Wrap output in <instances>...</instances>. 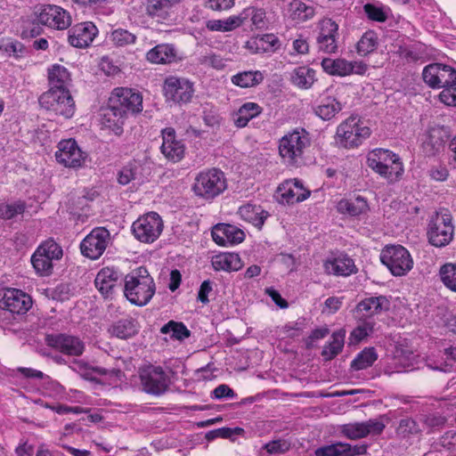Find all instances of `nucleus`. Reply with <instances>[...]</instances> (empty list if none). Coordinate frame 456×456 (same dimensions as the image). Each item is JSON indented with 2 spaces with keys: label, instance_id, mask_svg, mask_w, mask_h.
I'll return each mask as SVG.
<instances>
[{
  "label": "nucleus",
  "instance_id": "obj_21",
  "mask_svg": "<svg viewBox=\"0 0 456 456\" xmlns=\"http://www.w3.org/2000/svg\"><path fill=\"white\" fill-rule=\"evenodd\" d=\"M32 305L31 297L17 289H8L0 299V308L13 314H24Z\"/></svg>",
  "mask_w": 456,
  "mask_h": 456
},
{
  "label": "nucleus",
  "instance_id": "obj_26",
  "mask_svg": "<svg viewBox=\"0 0 456 456\" xmlns=\"http://www.w3.org/2000/svg\"><path fill=\"white\" fill-rule=\"evenodd\" d=\"M390 303L385 296L371 297L358 303L355 309L356 317L366 321L389 309Z\"/></svg>",
  "mask_w": 456,
  "mask_h": 456
},
{
  "label": "nucleus",
  "instance_id": "obj_3",
  "mask_svg": "<svg viewBox=\"0 0 456 456\" xmlns=\"http://www.w3.org/2000/svg\"><path fill=\"white\" fill-rule=\"evenodd\" d=\"M227 188L226 178L218 168L200 171L195 177L192 191L195 195L211 200L222 194Z\"/></svg>",
  "mask_w": 456,
  "mask_h": 456
},
{
  "label": "nucleus",
  "instance_id": "obj_39",
  "mask_svg": "<svg viewBox=\"0 0 456 456\" xmlns=\"http://www.w3.org/2000/svg\"><path fill=\"white\" fill-rule=\"evenodd\" d=\"M346 330L340 329L331 335V340L326 345L322 351V355L326 361H330L335 358L343 349L345 343Z\"/></svg>",
  "mask_w": 456,
  "mask_h": 456
},
{
  "label": "nucleus",
  "instance_id": "obj_10",
  "mask_svg": "<svg viewBox=\"0 0 456 456\" xmlns=\"http://www.w3.org/2000/svg\"><path fill=\"white\" fill-rule=\"evenodd\" d=\"M87 158L75 139L61 140L58 142L55 152L56 161L69 168H79L85 165Z\"/></svg>",
  "mask_w": 456,
  "mask_h": 456
},
{
  "label": "nucleus",
  "instance_id": "obj_18",
  "mask_svg": "<svg viewBox=\"0 0 456 456\" xmlns=\"http://www.w3.org/2000/svg\"><path fill=\"white\" fill-rule=\"evenodd\" d=\"M164 94L175 102H188L193 93V84L186 78L170 76L165 79Z\"/></svg>",
  "mask_w": 456,
  "mask_h": 456
},
{
  "label": "nucleus",
  "instance_id": "obj_13",
  "mask_svg": "<svg viewBox=\"0 0 456 456\" xmlns=\"http://www.w3.org/2000/svg\"><path fill=\"white\" fill-rule=\"evenodd\" d=\"M139 374L142 389L147 394L160 395L168 387V378L160 366H145Z\"/></svg>",
  "mask_w": 456,
  "mask_h": 456
},
{
  "label": "nucleus",
  "instance_id": "obj_45",
  "mask_svg": "<svg viewBox=\"0 0 456 456\" xmlns=\"http://www.w3.org/2000/svg\"><path fill=\"white\" fill-rule=\"evenodd\" d=\"M26 209V203L22 200L0 203V219L10 220L22 215Z\"/></svg>",
  "mask_w": 456,
  "mask_h": 456
},
{
  "label": "nucleus",
  "instance_id": "obj_22",
  "mask_svg": "<svg viewBox=\"0 0 456 456\" xmlns=\"http://www.w3.org/2000/svg\"><path fill=\"white\" fill-rule=\"evenodd\" d=\"M311 192L298 179L286 180L277 189V197L283 204H295L309 198Z\"/></svg>",
  "mask_w": 456,
  "mask_h": 456
},
{
  "label": "nucleus",
  "instance_id": "obj_56",
  "mask_svg": "<svg viewBox=\"0 0 456 456\" xmlns=\"http://www.w3.org/2000/svg\"><path fill=\"white\" fill-rule=\"evenodd\" d=\"M363 9L368 18L371 20L384 22L387 18V13L382 6L366 4H364Z\"/></svg>",
  "mask_w": 456,
  "mask_h": 456
},
{
  "label": "nucleus",
  "instance_id": "obj_62",
  "mask_svg": "<svg viewBox=\"0 0 456 456\" xmlns=\"http://www.w3.org/2000/svg\"><path fill=\"white\" fill-rule=\"evenodd\" d=\"M269 454L283 453L289 449V444L285 440H273L263 446Z\"/></svg>",
  "mask_w": 456,
  "mask_h": 456
},
{
  "label": "nucleus",
  "instance_id": "obj_58",
  "mask_svg": "<svg viewBox=\"0 0 456 456\" xmlns=\"http://www.w3.org/2000/svg\"><path fill=\"white\" fill-rule=\"evenodd\" d=\"M0 49H2L8 56H12L16 59L20 58L25 52L23 45L16 40L7 41L0 46Z\"/></svg>",
  "mask_w": 456,
  "mask_h": 456
},
{
  "label": "nucleus",
  "instance_id": "obj_8",
  "mask_svg": "<svg viewBox=\"0 0 456 456\" xmlns=\"http://www.w3.org/2000/svg\"><path fill=\"white\" fill-rule=\"evenodd\" d=\"M163 231V221L156 212L147 213L135 220L132 224L134 237L144 243H152Z\"/></svg>",
  "mask_w": 456,
  "mask_h": 456
},
{
  "label": "nucleus",
  "instance_id": "obj_4",
  "mask_svg": "<svg viewBox=\"0 0 456 456\" xmlns=\"http://www.w3.org/2000/svg\"><path fill=\"white\" fill-rule=\"evenodd\" d=\"M310 146V138L305 130H294L285 134L279 143V153L287 166L296 167L303 160L305 150Z\"/></svg>",
  "mask_w": 456,
  "mask_h": 456
},
{
  "label": "nucleus",
  "instance_id": "obj_51",
  "mask_svg": "<svg viewBox=\"0 0 456 456\" xmlns=\"http://www.w3.org/2000/svg\"><path fill=\"white\" fill-rule=\"evenodd\" d=\"M374 322L372 321H363L351 333L349 337L350 343L356 344L367 338L373 331Z\"/></svg>",
  "mask_w": 456,
  "mask_h": 456
},
{
  "label": "nucleus",
  "instance_id": "obj_43",
  "mask_svg": "<svg viewBox=\"0 0 456 456\" xmlns=\"http://www.w3.org/2000/svg\"><path fill=\"white\" fill-rule=\"evenodd\" d=\"M378 36L372 31L365 32L356 45V50L359 55L367 56L373 53L378 46Z\"/></svg>",
  "mask_w": 456,
  "mask_h": 456
},
{
  "label": "nucleus",
  "instance_id": "obj_44",
  "mask_svg": "<svg viewBox=\"0 0 456 456\" xmlns=\"http://www.w3.org/2000/svg\"><path fill=\"white\" fill-rule=\"evenodd\" d=\"M378 355L373 347L365 348L351 362V367L355 370L370 367L377 360Z\"/></svg>",
  "mask_w": 456,
  "mask_h": 456
},
{
  "label": "nucleus",
  "instance_id": "obj_63",
  "mask_svg": "<svg viewBox=\"0 0 456 456\" xmlns=\"http://www.w3.org/2000/svg\"><path fill=\"white\" fill-rule=\"evenodd\" d=\"M343 456H362L367 453L368 444H361L351 445L347 443H343Z\"/></svg>",
  "mask_w": 456,
  "mask_h": 456
},
{
  "label": "nucleus",
  "instance_id": "obj_42",
  "mask_svg": "<svg viewBox=\"0 0 456 456\" xmlns=\"http://www.w3.org/2000/svg\"><path fill=\"white\" fill-rule=\"evenodd\" d=\"M394 152L385 150V149H375L370 151L367 155V165L372 169L375 173H377L386 162H389L390 158L395 157Z\"/></svg>",
  "mask_w": 456,
  "mask_h": 456
},
{
  "label": "nucleus",
  "instance_id": "obj_40",
  "mask_svg": "<svg viewBox=\"0 0 456 456\" xmlns=\"http://www.w3.org/2000/svg\"><path fill=\"white\" fill-rule=\"evenodd\" d=\"M337 208L342 214H348L352 216H357L366 212L368 204L362 197H357L354 200H341L338 201Z\"/></svg>",
  "mask_w": 456,
  "mask_h": 456
},
{
  "label": "nucleus",
  "instance_id": "obj_35",
  "mask_svg": "<svg viewBox=\"0 0 456 456\" xmlns=\"http://www.w3.org/2000/svg\"><path fill=\"white\" fill-rule=\"evenodd\" d=\"M137 322L132 318H125L114 322L108 329L112 337L120 339H127L138 333Z\"/></svg>",
  "mask_w": 456,
  "mask_h": 456
},
{
  "label": "nucleus",
  "instance_id": "obj_6",
  "mask_svg": "<svg viewBox=\"0 0 456 456\" xmlns=\"http://www.w3.org/2000/svg\"><path fill=\"white\" fill-rule=\"evenodd\" d=\"M380 260L395 276L405 275L413 267L409 251L401 245L385 247L380 253Z\"/></svg>",
  "mask_w": 456,
  "mask_h": 456
},
{
  "label": "nucleus",
  "instance_id": "obj_15",
  "mask_svg": "<svg viewBox=\"0 0 456 456\" xmlns=\"http://www.w3.org/2000/svg\"><path fill=\"white\" fill-rule=\"evenodd\" d=\"M317 28L316 43L319 50L325 53H335L338 48V24L330 18H323L318 22Z\"/></svg>",
  "mask_w": 456,
  "mask_h": 456
},
{
  "label": "nucleus",
  "instance_id": "obj_16",
  "mask_svg": "<svg viewBox=\"0 0 456 456\" xmlns=\"http://www.w3.org/2000/svg\"><path fill=\"white\" fill-rule=\"evenodd\" d=\"M110 240L109 231L104 227H96L82 240L81 253L90 259H98L105 251Z\"/></svg>",
  "mask_w": 456,
  "mask_h": 456
},
{
  "label": "nucleus",
  "instance_id": "obj_20",
  "mask_svg": "<svg viewBox=\"0 0 456 456\" xmlns=\"http://www.w3.org/2000/svg\"><path fill=\"white\" fill-rule=\"evenodd\" d=\"M322 68L327 74L338 77L362 75L367 70V66L362 61H348L342 58H324L322 61Z\"/></svg>",
  "mask_w": 456,
  "mask_h": 456
},
{
  "label": "nucleus",
  "instance_id": "obj_30",
  "mask_svg": "<svg viewBox=\"0 0 456 456\" xmlns=\"http://www.w3.org/2000/svg\"><path fill=\"white\" fill-rule=\"evenodd\" d=\"M119 273L110 267L102 268L96 275L94 283L102 296L108 297L113 292L119 281Z\"/></svg>",
  "mask_w": 456,
  "mask_h": 456
},
{
  "label": "nucleus",
  "instance_id": "obj_1",
  "mask_svg": "<svg viewBox=\"0 0 456 456\" xmlns=\"http://www.w3.org/2000/svg\"><path fill=\"white\" fill-rule=\"evenodd\" d=\"M156 287L148 270L140 266L132 270L124 279V295L133 305H147L155 294Z\"/></svg>",
  "mask_w": 456,
  "mask_h": 456
},
{
  "label": "nucleus",
  "instance_id": "obj_41",
  "mask_svg": "<svg viewBox=\"0 0 456 456\" xmlns=\"http://www.w3.org/2000/svg\"><path fill=\"white\" fill-rule=\"evenodd\" d=\"M264 77L258 70H248L239 72L231 78L232 83L241 88L253 87L257 86Z\"/></svg>",
  "mask_w": 456,
  "mask_h": 456
},
{
  "label": "nucleus",
  "instance_id": "obj_27",
  "mask_svg": "<svg viewBox=\"0 0 456 456\" xmlns=\"http://www.w3.org/2000/svg\"><path fill=\"white\" fill-rule=\"evenodd\" d=\"M162 145L160 147L162 154L165 158L174 163L179 162L184 157V144L175 139V130L173 128H166L162 131Z\"/></svg>",
  "mask_w": 456,
  "mask_h": 456
},
{
  "label": "nucleus",
  "instance_id": "obj_55",
  "mask_svg": "<svg viewBox=\"0 0 456 456\" xmlns=\"http://www.w3.org/2000/svg\"><path fill=\"white\" fill-rule=\"evenodd\" d=\"M444 355L446 356L447 360L442 362L440 365H431L430 363H428V366L430 369L440 370L444 372H450L452 370L453 363L456 362V347L450 346L444 349Z\"/></svg>",
  "mask_w": 456,
  "mask_h": 456
},
{
  "label": "nucleus",
  "instance_id": "obj_48",
  "mask_svg": "<svg viewBox=\"0 0 456 456\" xmlns=\"http://www.w3.org/2000/svg\"><path fill=\"white\" fill-rule=\"evenodd\" d=\"M37 255L43 254L52 261L60 260L63 256L61 247L53 239H48L37 248Z\"/></svg>",
  "mask_w": 456,
  "mask_h": 456
},
{
  "label": "nucleus",
  "instance_id": "obj_37",
  "mask_svg": "<svg viewBox=\"0 0 456 456\" xmlns=\"http://www.w3.org/2000/svg\"><path fill=\"white\" fill-rule=\"evenodd\" d=\"M404 168L401 159L395 154L394 158H390L389 162H386L384 167L377 172L382 178L386 179L388 183H393L401 179Z\"/></svg>",
  "mask_w": 456,
  "mask_h": 456
},
{
  "label": "nucleus",
  "instance_id": "obj_54",
  "mask_svg": "<svg viewBox=\"0 0 456 456\" xmlns=\"http://www.w3.org/2000/svg\"><path fill=\"white\" fill-rule=\"evenodd\" d=\"M245 21L250 18L256 28H263L265 26V12L255 7H247L243 10Z\"/></svg>",
  "mask_w": 456,
  "mask_h": 456
},
{
  "label": "nucleus",
  "instance_id": "obj_33",
  "mask_svg": "<svg viewBox=\"0 0 456 456\" xmlns=\"http://www.w3.org/2000/svg\"><path fill=\"white\" fill-rule=\"evenodd\" d=\"M48 82L51 88L60 91H69L71 76L68 69L61 64H53L47 69Z\"/></svg>",
  "mask_w": 456,
  "mask_h": 456
},
{
  "label": "nucleus",
  "instance_id": "obj_17",
  "mask_svg": "<svg viewBox=\"0 0 456 456\" xmlns=\"http://www.w3.org/2000/svg\"><path fill=\"white\" fill-rule=\"evenodd\" d=\"M39 104L47 111L56 112H73L75 110V102L69 91H60L49 88L39 98Z\"/></svg>",
  "mask_w": 456,
  "mask_h": 456
},
{
  "label": "nucleus",
  "instance_id": "obj_47",
  "mask_svg": "<svg viewBox=\"0 0 456 456\" xmlns=\"http://www.w3.org/2000/svg\"><path fill=\"white\" fill-rule=\"evenodd\" d=\"M162 334H170L172 338L183 340L191 336V331L183 322L170 321L160 329Z\"/></svg>",
  "mask_w": 456,
  "mask_h": 456
},
{
  "label": "nucleus",
  "instance_id": "obj_31",
  "mask_svg": "<svg viewBox=\"0 0 456 456\" xmlns=\"http://www.w3.org/2000/svg\"><path fill=\"white\" fill-rule=\"evenodd\" d=\"M289 79L295 87L307 90L316 81V72L308 66H298L289 72Z\"/></svg>",
  "mask_w": 456,
  "mask_h": 456
},
{
  "label": "nucleus",
  "instance_id": "obj_53",
  "mask_svg": "<svg viewBox=\"0 0 456 456\" xmlns=\"http://www.w3.org/2000/svg\"><path fill=\"white\" fill-rule=\"evenodd\" d=\"M420 432L419 424L411 418L402 419L396 428V433L402 437H408Z\"/></svg>",
  "mask_w": 456,
  "mask_h": 456
},
{
  "label": "nucleus",
  "instance_id": "obj_49",
  "mask_svg": "<svg viewBox=\"0 0 456 456\" xmlns=\"http://www.w3.org/2000/svg\"><path fill=\"white\" fill-rule=\"evenodd\" d=\"M110 40L116 46L124 47L134 45L136 41V36L126 29L117 28L110 33Z\"/></svg>",
  "mask_w": 456,
  "mask_h": 456
},
{
  "label": "nucleus",
  "instance_id": "obj_25",
  "mask_svg": "<svg viewBox=\"0 0 456 456\" xmlns=\"http://www.w3.org/2000/svg\"><path fill=\"white\" fill-rule=\"evenodd\" d=\"M213 240L220 246L239 244L245 239L244 232L232 224H218L212 230Z\"/></svg>",
  "mask_w": 456,
  "mask_h": 456
},
{
  "label": "nucleus",
  "instance_id": "obj_46",
  "mask_svg": "<svg viewBox=\"0 0 456 456\" xmlns=\"http://www.w3.org/2000/svg\"><path fill=\"white\" fill-rule=\"evenodd\" d=\"M439 278L446 289L456 292V264L446 263L439 269Z\"/></svg>",
  "mask_w": 456,
  "mask_h": 456
},
{
  "label": "nucleus",
  "instance_id": "obj_60",
  "mask_svg": "<svg viewBox=\"0 0 456 456\" xmlns=\"http://www.w3.org/2000/svg\"><path fill=\"white\" fill-rule=\"evenodd\" d=\"M343 443L338 442L324 445L314 451L315 456H343Z\"/></svg>",
  "mask_w": 456,
  "mask_h": 456
},
{
  "label": "nucleus",
  "instance_id": "obj_32",
  "mask_svg": "<svg viewBox=\"0 0 456 456\" xmlns=\"http://www.w3.org/2000/svg\"><path fill=\"white\" fill-rule=\"evenodd\" d=\"M277 44L278 39L273 35L267 34L250 37L244 43L243 48L249 54H258L273 51Z\"/></svg>",
  "mask_w": 456,
  "mask_h": 456
},
{
  "label": "nucleus",
  "instance_id": "obj_64",
  "mask_svg": "<svg viewBox=\"0 0 456 456\" xmlns=\"http://www.w3.org/2000/svg\"><path fill=\"white\" fill-rule=\"evenodd\" d=\"M440 101L447 106H456L455 86L444 88L439 94Z\"/></svg>",
  "mask_w": 456,
  "mask_h": 456
},
{
  "label": "nucleus",
  "instance_id": "obj_19",
  "mask_svg": "<svg viewBox=\"0 0 456 456\" xmlns=\"http://www.w3.org/2000/svg\"><path fill=\"white\" fill-rule=\"evenodd\" d=\"M451 135L450 129L444 126L435 125L428 128L426 139L422 142V151L428 157H435L444 151L445 143Z\"/></svg>",
  "mask_w": 456,
  "mask_h": 456
},
{
  "label": "nucleus",
  "instance_id": "obj_9",
  "mask_svg": "<svg viewBox=\"0 0 456 456\" xmlns=\"http://www.w3.org/2000/svg\"><path fill=\"white\" fill-rule=\"evenodd\" d=\"M386 425L381 419H369L365 421L350 422L338 427V434L349 440H360L380 435Z\"/></svg>",
  "mask_w": 456,
  "mask_h": 456
},
{
  "label": "nucleus",
  "instance_id": "obj_57",
  "mask_svg": "<svg viewBox=\"0 0 456 456\" xmlns=\"http://www.w3.org/2000/svg\"><path fill=\"white\" fill-rule=\"evenodd\" d=\"M422 421L429 431H435L442 428L446 423V418L439 413H430L424 415Z\"/></svg>",
  "mask_w": 456,
  "mask_h": 456
},
{
  "label": "nucleus",
  "instance_id": "obj_23",
  "mask_svg": "<svg viewBox=\"0 0 456 456\" xmlns=\"http://www.w3.org/2000/svg\"><path fill=\"white\" fill-rule=\"evenodd\" d=\"M327 274L336 276H349L357 272L354 261L346 254L340 253L328 257L323 263Z\"/></svg>",
  "mask_w": 456,
  "mask_h": 456
},
{
  "label": "nucleus",
  "instance_id": "obj_36",
  "mask_svg": "<svg viewBox=\"0 0 456 456\" xmlns=\"http://www.w3.org/2000/svg\"><path fill=\"white\" fill-rule=\"evenodd\" d=\"M212 266L216 271L232 272L241 268L240 257L235 253H223L212 257Z\"/></svg>",
  "mask_w": 456,
  "mask_h": 456
},
{
  "label": "nucleus",
  "instance_id": "obj_12",
  "mask_svg": "<svg viewBox=\"0 0 456 456\" xmlns=\"http://www.w3.org/2000/svg\"><path fill=\"white\" fill-rule=\"evenodd\" d=\"M46 345L68 356L78 357L86 349L84 341L73 335L66 333L48 334L45 337Z\"/></svg>",
  "mask_w": 456,
  "mask_h": 456
},
{
  "label": "nucleus",
  "instance_id": "obj_24",
  "mask_svg": "<svg viewBox=\"0 0 456 456\" xmlns=\"http://www.w3.org/2000/svg\"><path fill=\"white\" fill-rule=\"evenodd\" d=\"M98 34V28L90 21L75 25L69 31V42L77 48H85L90 45Z\"/></svg>",
  "mask_w": 456,
  "mask_h": 456
},
{
  "label": "nucleus",
  "instance_id": "obj_11",
  "mask_svg": "<svg viewBox=\"0 0 456 456\" xmlns=\"http://www.w3.org/2000/svg\"><path fill=\"white\" fill-rule=\"evenodd\" d=\"M423 79L432 88H446L456 85V70L451 66L433 63L423 69Z\"/></svg>",
  "mask_w": 456,
  "mask_h": 456
},
{
  "label": "nucleus",
  "instance_id": "obj_2",
  "mask_svg": "<svg viewBox=\"0 0 456 456\" xmlns=\"http://www.w3.org/2000/svg\"><path fill=\"white\" fill-rule=\"evenodd\" d=\"M337 136L346 148L358 147L371 134L370 124L362 116H349L337 128Z\"/></svg>",
  "mask_w": 456,
  "mask_h": 456
},
{
  "label": "nucleus",
  "instance_id": "obj_59",
  "mask_svg": "<svg viewBox=\"0 0 456 456\" xmlns=\"http://www.w3.org/2000/svg\"><path fill=\"white\" fill-rule=\"evenodd\" d=\"M200 62L205 66L212 67L216 69H223L226 66V60L215 53H209L202 56Z\"/></svg>",
  "mask_w": 456,
  "mask_h": 456
},
{
  "label": "nucleus",
  "instance_id": "obj_61",
  "mask_svg": "<svg viewBox=\"0 0 456 456\" xmlns=\"http://www.w3.org/2000/svg\"><path fill=\"white\" fill-rule=\"evenodd\" d=\"M341 110V104L333 97H326L318 106L320 114H332Z\"/></svg>",
  "mask_w": 456,
  "mask_h": 456
},
{
  "label": "nucleus",
  "instance_id": "obj_5",
  "mask_svg": "<svg viewBox=\"0 0 456 456\" xmlns=\"http://www.w3.org/2000/svg\"><path fill=\"white\" fill-rule=\"evenodd\" d=\"M107 108L114 114H139L143 109L142 95L133 88L116 87L110 94Z\"/></svg>",
  "mask_w": 456,
  "mask_h": 456
},
{
  "label": "nucleus",
  "instance_id": "obj_50",
  "mask_svg": "<svg viewBox=\"0 0 456 456\" xmlns=\"http://www.w3.org/2000/svg\"><path fill=\"white\" fill-rule=\"evenodd\" d=\"M31 263L36 272L42 276H48L53 271V261L43 254L37 255V250L31 257Z\"/></svg>",
  "mask_w": 456,
  "mask_h": 456
},
{
  "label": "nucleus",
  "instance_id": "obj_14",
  "mask_svg": "<svg viewBox=\"0 0 456 456\" xmlns=\"http://www.w3.org/2000/svg\"><path fill=\"white\" fill-rule=\"evenodd\" d=\"M35 15L39 23L58 30L66 29L71 24V16L69 12L54 4L40 7Z\"/></svg>",
  "mask_w": 456,
  "mask_h": 456
},
{
  "label": "nucleus",
  "instance_id": "obj_7",
  "mask_svg": "<svg viewBox=\"0 0 456 456\" xmlns=\"http://www.w3.org/2000/svg\"><path fill=\"white\" fill-rule=\"evenodd\" d=\"M453 235L452 217L447 211L437 212L430 218L428 237L433 246L441 248L448 245Z\"/></svg>",
  "mask_w": 456,
  "mask_h": 456
},
{
  "label": "nucleus",
  "instance_id": "obj_28",
  "mask_svg": "<svg viewBox=\"0 0 456 456\" xmlns=\"http://www.w3.org/2000/svg\"><path fill=\"white\" fill-rule=\"evenodd\" d=\"M183 0H147L145 13L158 22L167 20L170 16V10Z\"/></svg>",
  "mask_w": 456,
  "mask_h": 456
},
{
  "label": "nucleus",
  "instance_id": "obj_52",
  "mask_svg": "<svg viewBox=\"0 0 456 456\" xmlns=\"http://www.w3.org/2000/svg\"><path fill=\"white\" fill-rule=\"evenodd\" d=\"M117 116H102L100 119V126L102 130H109L115 134L119 135L123 132L124 121L121 118L116 119ZM123 118V116H120Z\"/></svg>",
  "mask_w": 456,
  "mask_h": 456
},
{
  "label": "nucleus",
  "instance_id": "obj_34",
  "mask_svg": "<svg viewBox=\"0 0 456 456\" xmlns=\"http://www.w3.org/2000/svg\"><path fill=\"white\" fill-rule=\"evenodd\" d=\"M176 53L173 45L160 44L146 53V59L154 64H167L176 61Z\"/></svg>",
  "mask_w": 456,
  "mask_h": 456
},
{
  "label": "nucleus",
  "instance_id": "obj_29",
  "mask_svg": "<svg viewBox=\"0 0 456 456\" xmlns=\"http://www.w3.org/2000/svg\"><path fill=\"white\" fill-rule=\"evenodd\" d=\"M315 15L314 5L301 0H291L285 9V16L295 23H302L313 19Z\"/></svg>",
  "mask_w": 456,
  "mask_h": 456
},
{
  "label": "nucleus",
  "instance_id": "obj_38",
  "mask_svg": "<svg viewBox=\"0 0 456 456\" xmlns=\"http://www.w3.org/2000/svg\"><path fill=\"white\" fill-rule=\"evenodd\" d=\"M239 215L245 221L261 227L267 217V213L260 206L247 204L239 208Z\"/></svg>",
  "mask_w": 456,
  "mask_h": 456
}]
</instances>
